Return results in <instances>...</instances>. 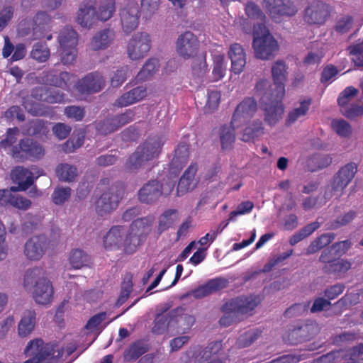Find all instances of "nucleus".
Segmentation results:
<instances>
[{
	"mask_svg": "<svg viewBox=\"0 0 363 363\" xmlns=\"http://www.w3.org/2000/svg\"><path fill=\"white\" fill-rule=\"evenodd\" d=\"M269 86V81L259 80L256 86V91L261 95L260 108L264 112V121L269 125H274L281 118L284 112L282 100L284 96L264 91Z\"/></svg>",
	"mask_w": 363,
	"mask_h": 363,
	"instance_id": "obj_1",
	"label": "nucleus"
},
{
	"mask_svg": "<svg viewBox=\"0 0 363 363\" xmlns=\"http://www.w3.org/2000/svg\"><path fill=\"white\" fill-rule=\"evenodd\" d=\"M33 285V296L35 301L41 305L51 303L54 289L52 283L45 277V271L40 267L29 269L24 277V286L28 288Z\"/></svg>",
	"mask_w": 363,
	"mask_h": 363,
	"instance_id": "obj_2",
	"label": "nucleus"
},
{
	"mask_svg": "<svg viewBox=\"0 0 363 363\" xmlns=\"http://www.w3.org/2000/svg\"><path fill=\"white\" fill-rule=\"evenodd\" d=\"M260 303L259 296H241L231 298L221 308L224 315L219 323L224 327L230 326L233 322V315L252 314L251 312Z\"/></svg>",
	"mask_w": 363,
	"mask_h": 363,
	"instance_id": "obj_3",
	"label": "nucleus"
},
{
	"mask_svg": "<svg viewBox=\"0 0 363 363\" xmlns=\"http://www.w3.org/2000/svg\"><path fill=\"white\" fill-rule=\"evenodd\" d=\"M11 157L18 162L38 161L45 155L43 146L37 140L25 137L20 139L10 150Z\"/></svg>",
	"mask_w": 363,
	"mask_h": 363,
	"instance_id": "obj_4",
	"label": "nucleus"
},
{
	"mask_svg": "<svg viewBox=\"0 0 363 363\" xmlns=\"http://www.w3.org/2000/svg\"><path fill=\"white\" fill-rule=\"evenodd\" d=\"M25 352L33 357L24 363H41L47 358H60L63 355L64 349L56 344L44 343L41 339L31 340L27 345Z\"/></svg>",
	"mask_w": 363,
	"mask_h": 363,
	"instance_id": "obj_5",
	"label": "nucleus"
},
{
	"mask_svg": "<svg viewBox=\"0 0 363 363\" xmlns=\"http://www.w3.org/2000/svg\"><path fill=\"white\" fill-rule=\"evenodd\" d=\"M359 91L350 86L343 89L339 94L337 103L341 113L350 120H353L363 114V104L357 97Z\"/></svg>",
	"mask_w": 363,
	"mask_h": 363,
	"instance_id": "obj_6",
	"label": "nucleus"
},
{
	"mask_svg": "<svg viewBox=\"0 0 363 363\" xmlns=\"http://www.w3.org/2000/svg\"><path fill=\"white\" fill-rule=\"evenodd\" d=\"M124 195L123 186L120 183L112 184L98 199L95 203V210L100 216L111 213L116 210Z\"/></svg>",
	"mask_w": 363,
	"mask_h": 363,
	"instance_id": "obj_7",
	"label": "nucleus"
},
{
	"mask_svg": "<svg viewBox=\"0 0 363 363\" xmlns=\"http://www.w3.org/2000/svg\"><path fill=\"white\" fill-rule=\"evenodd\" d=\"M334 7L321 0H314L304 9L303 19L310 26H323L330 18Z\"/></svg>",
	"mask_w": 363,
	"mask_h": 363,
	"instance_id": "obj_8",
	"label": "nucleus"
},
{
	"mask_svg": "<svg viewBox=\"0 0 363 363\" xmlns=\"http://www.w3.org/2000/svg\"><path fill=\"white\" fill-rule=\"evenodd\" d=\"M59 43L62 48L61 62L63 65H71L77 58L78 34L72 27L63 28L59 35Z\"/></svg>",
	"mask_w": 363,
	"mask_h": 363,
	"instance_id": "obj_9",
	"label": "nucleus"
},
{
	"mask_svg": "<svg viewBox=\"0 0 363 363\" xmlns=\"http://www.w3.org/2000/svg\"><path fill=\"white\" fill-rule=\"evenodd\" d=\"M223 345L220 341L210 342L205 348L196 346L186 352V356L190 359L194 358V363H223L219 357Z\"/></svg>",
	"mask_w": 363,
	"mask_h": 363,
	"instance_id": "obj_10",
	"label": "nucleus"
},
{
	"mask_svg": "<svg viewBox=\"0 0 363 363\" xmlns=\"http://www.w3.org/2000/svg\"><path fill=\"white\" fill-rule=\"evenodd\" d=\"M151 48V40L148 33L138 32L130 39L127 46L128 57L132 60L143 58Z\"/></svg>",
	"mask_w": 363,
	"mask_h": 363,
	"instance_id": "obj_11",
	"label": "nucleus"
},
{
	"mask_svg": "<svg viewBox=\"0 0 363 363\" xmlns=\"http://www.w3.org/2000/svg\"><path fill=\"white\" fill-rule=\"evenodd\" d=\"M257 30H254L253 48L255 56L261 60H269L274 56L278 50V44L274 38L269 33L262 36L257 35Z\"/></svg>",
	"mask_w": 363,
	"mask_h": 363,
	"instance_id": "obj_12",
	"label": "nucleus"
},
{
	"mask_svg": "<svg viewBox=\"0 0 363 363\" xmlns=\"http://www.w3.org/2000/svg\"><path fill=\"white\" fill-rule=\"evenodd\" d=\"M199 48V40L191 31H186L179 35L176 42V50L180 57L188 60L195 57Z\"/></svg>",
	"mask_w": 363,
	"mask_h": 363,
	"instance_id": "obj_13",
	"label": "nucleus"
},
{
	"mask_svg": "<svg viewBox=\"0 0 363 363\" xmlns=\"http://www.w3.org/2000/svg\"><path fill=\"white\" fill-rule=\"evenodd\" d=\"M105 86V80L99 72H90L74 84L75 89L82 94H91L101 91Z\"/></svg>",
	"mask_w": 363,
	"mask_h": 363,
	"instance_id": "obj_14",
	"label": "nucleus"
},
{
	"mask_svg": "<svg viewBox=\"0 0 363 363\" xmlns=\"http://www.w3.org/2000/svg\"><path fill=\"white\" fill-rule=\"evenodd\" d=\"M272 75L274 81L273 85H269L264 90L279 94V96L285 95V82L287 78V67L282 60L275 62L272 67Z\"/></svg>",
	"mask_w": 363,
	"mask_h": 363,
	"instance_id": "obj_15",
	"label": "nucleus"
},
{
	"mask_svg": "<svg viewBox=\"0 0 363 363\" xmlns=\"http://www.w3.org/2000/svg\"><path fill=\"white\" fill-rule=\"evenodd\" d=\"M123 30L129 34L135 30L139 24L140 10L138 4L130 2L123 8L120 13Z\"/></svg>",
	"mask_w": 363,
	"mask_h": 363,
	"instance_id": "obj_16",
	"label": "nucleus"
},
{
	"mask_svg": "<svg viewBox=\"0 0 363 363\" xmlns=\"http://www.w3.org/2000/svg\"><path fill=\"white\" fill-rule=\"evenodd\" d=\"M362 343H359L358 345L349 350L332 351L326 354V357L329 360L341 363H362Z\"/></svg>",
	"mask_w": 363,
	"mask_h": 363,
	"instance_id": "obj_17",
	"label": "nucleus"
},
{
	"mask_svg": "<svg viewBox=\"0 0 363 363\" xmlns=\"http://www.w3.org/2000/svg\"><path fill=\"white\" fill-rule=\"evenodd\" d=\"M164 142L160 135H150L147 137L136 148L144 155L148 162L157 160L162 152Z\"/></svg>",
	"mask_w": 363,
	"mask_h": 363,
	"instance_id": "obj_18",
	"label": "nucleus"
},
{
	"mask_svg": "<svg viewBox=\"0 0 363 363\" xmlns=\"http://www.w3.org/2000/svg\"><path fill=\"white\" fill-rule=\"evenodd\" d=\"M186 308L178 306L171 310L172 318H173V330L177 333H187L196 322L194 315L186 314Z\"/></svg>",
	"mask_w": 363,
	"mask_h": 363,
	"instance_id": "obj_19",
	"label": "nucleus"
},
{
	"mask_svg": "<svg viewBox=\"0 0 363 363\" xmlns=\"http://www.w3.org/2000/svg\"><path fill=\"white\" fill-rule=\"evenodd\" d=\"M357 172V165L350 162L341 167L333 177L331 186L334 192L342 191L353 179Z\"/></svg>",
	"mask_w": 363,
	"mask_h": 363,
	"instance_id": "obj_20",
	"label": "nucleus"
},
{
	"mask_svg": "<svg viewBox=\"0 0 363 363\" xmlns=\"http://www.w3.org/2000/svg\"><path fill=\"white\" fill-rule=\"evenodd\" d=\"M257 109L256 100L252 97L245 98L236 107L232 117L231 123L240 124V126L252 117Z\"/></svg>",
	"mask_w": 363,
	"mask_h": 363,
	"instance_id": "obj_21",
	"label": "nucleus"
},
{
	"mask_svg": "<svg viewBox=\"0 0 363 363\" xmlns=\"http://www.w3.org/2000/svg\"><path fill=\"white\" fill-rule=\"evenodd\" d=\"M162 195V184L158 180L148 181L138 191V200L143 203H155Z\"/></svg>",
	"mask_w": 363,
	"mask_h": 363,
	"instance_id": "obj_22",
	"label": "nucleus"
},
{
	"mask_svg": "<svg viewBox=\"0 0 363 363\" xmlns=\"http://www.w3.org/2000/svg\"><path fill=\"white\" fill-rule=\"evenodd\" d=\"M48 239L44 235L30 238L25 244L24 254L30 260H39L48 248Z\"/></svg>",
	"mask_w": 363,
	"mask_h": 363,
	"instance_id": "obj_23",
	"label": "nucleus"
},
{
	"mask_svg": "<svg viewBox=\"0 0 363 363\" xmlns=\"http://www.w3.org/2000/svg\"><path fill=\"white\" fill-rule=\"evenodd\" d=\"M318 328L315 324L304 323L295 327L288 333V341L291 345H297L310 340L318 333Z\"/></svg>",
	"mask_w": 363,
	"mask_h": 363,
	"instance_id": "obj_24",
	"label": "nucleus"
},
{
	"mask_svg": "<svg viewBox=\"0 0 363 363\" xmlns=\"http://www.w3.org/2000/svg\"><path fill=\"white\" fill-rule=\"evenodd\" d=\"M228 285L229 281L226 278L216 277L194 289L192 291V295L196 298H202L227 288Z\"/></svg>",
	"mask_w": 363,
	"mask_h": 363,
	"instance_id": "obj_25",
	"label": "nucleus"
},
{
	"mask_svg": "<svg viewBox=\"0 0 363 363\" xmlns=\"http://www.w3.org/2000/svg\"><path fill=\"white\" fill-rule=\"evenodd\" d=\"M12 178L18 186H11L13 191H26L39 177H34L31 171L24 167H17L11 172Z\"/></svg>",
	"mask_w": 363,
	"mask_h": 363,
	"instance_id": "obj_26",
	"label": "nucleus"
},
{
	"mask_svg": "<svg viewBox=\"0 0 363 363\" xmlns=\"http://www.w3.org/2000/svg\"><path fill=\"white\" fill-rule=\"evenodd\" d=\"M228 55L231 60V70L235 74H240L246 65V54L242 45L234 43L230 45Z\"/></svg>",
	"mask_w": 363,
	"mask_h": 363,
	"instance_id": "obj_27",
	"label": "nucleus"
},
{
	"mask_svg": "<svg viewBox=\"0 0 363 363\" xmlns=\"http://www.w3.org/2000/svg\"><path fill=\"white\" fill-rule=\"evenodd\" d=\"M146 96V88L139 86L122 94L115 101L114 106L119 108L125 107L143 100Z\"/></svg>",
	"mask_w": 363,
	"mask_h": 363,
	"instance_id": "obj_28",
	"label": "nucleus"
},
{
	"mask_svg": "<svg viewBox=\"0 0 363 363\" xmlns=\"http://www.w3.org/2000/svg\"><path fill=\"white\" fill-rule=\"evenodd\" d=\"M99 21L96 8L93 5L84 4L80 6L77 16V22L83 28H90Z\"/></svg>",
	"mask_w": 363,
	"mask_h": 363,
	"instance_id": "obj_29",
	"label": "nucleus"
},
{
	"mask_svg": "<svg viewBox=\"0 0 363 363\" xmlns=\"http://www.w3.org/2000/svg\"><path fill=\"white\" fill-rule=\"evenodd\" d=\"M154 220L155 218L152 215L135 219L130 225V230H131L132 233H135V235L145 240L151 231Z\"/></svg>",
	"mask_w": 363,
	"mask_h": 363,
	"instance_id": "obj_30",
	"label": "nucleus"
},
{
	"mask_svg": "<svg viewBox=\"0 0 363 363\" xmlns=\"http://www.w3.org/2000/svg\"><path fill=\"white\" fill-rule=\"evenodd\" d=\"M36 323V313L34 310H26L23 313L18 325V334L21 337L28 336Z\"/></svg>",
	"mask_w": 363,
	"mask_h": 363,
	"instance_id": "obj_31",
	"label": "nucleus"
},
{
	"mask_svg": "<svg viewBox=\"0 0 363 363\" xmlns=\"http://www.w3.org/2000/svg\"><path fill=\"white\" fill-rule=\"evenodd\" d=\"M124 229L123 226H113L104 238V245L106 250L119 249L122 245Z\"/></svg>",
	"mask_w": 363,
	"mask_h": 363,
	"instance_id": "obj_32",
	"label": "nucleus"
},
{
	"mask_svg": "<svg viewBox=\"0 0 363 363\" xmlns=\"http://www.w3.org/2000/svg\"><path fill=\"white\" fill-rule=\"evenodd\" d=\"M240 124L230 123V125H223L220 128L219 135L222 149H231L235 140V128H239Z\"/></svg>",
	"mask_w": 363,
	"mask_h": 363,
	"instance_id": "obj_33",
	"label": "nucleus"
},
{
	"mask_svg": "<svg viewBox=\"0 0 363 363\" xmlns=\"http://www.w3.org/2000/svg\"><path fill=\"white\" fill-rule=\"evenodd\" d=\"M148 350L149 347L144 340H138L124 350L123 359L126 362L135 361L146 353Z\"/></svg>",
	"mask_w": 363,
	"mask_h": 363,
	"instance_id": "obj_34",
	"label": "nucleus"
},
{
	"mask_svg": "<svg viewBox=\"0 0 363 363\" xmlns=\"http://www.w3.org/2000/svg\"><path fill=\"white\" fill-rule=\"evenodd\" d=\"M196 171V166L191 164L184 172L177 185V192L179 196L194 187V180Z\"/></svg>",
	"mask_w": 363,
	"mask_h": 363,
	"instance_id": "obj_35",
	"label": "nucleus"
},
{
	"mask_svg": "<svg viewBox=\"0 0 363 363\" xmlns=\"http://www.w3.org/2000/svg\"><path fill=\"white\" fill-rule=\"evenodd\" d=\"M148 163V161L144 157V155L136 148L126 159L123 167L125 170L128 172L137 173Z\"/></svg>",
	"mask_w": 363,
	"mask_h": 363,
	"instance_id": "obj_36",
	"label": "nucleus"
},
{
	"mask_svg": "<svg viewBox=\"0 0 363 363\" xmlns=\"http://www.w3.org/2000/svg\"><path fill=\"white\" fill-rule=\"evenodd\" d=\"M114 38V33L110 29H104L98 32L91 41V47L94 50L107 48Z\"/></svg>",
	"mask_w": 363,
	"mask_h": 363,
	"instance_id": "obj_37",
	"label": "nucleus"
},
{
	"mask_svg": "<svg viewBox=\"0 0 363 363\" xmlns=\"http://www.w3.org/2000/svg\"><path fill=\"white\" fill-rule=\"evenodd\" d=\"M312 103L311 99L308 98L300 101L298 107L291 111L286 117L285 123L287 126L291 125L300 118L305 117L311 107Z\"/></svg>",
	"mask_w": 363,
	"mask_h": 363,
	"instance_id": "obj_38",
	"label": "nucleus"
},
{
	"mask_svg": "<svg viewBox=\"0 0 363 363\" xmlns=\"http://www.w3.org/2000/svg\"><path fill=\"white\" fill-rule=\"evenodd\" d=\"M189 159V147L186 143H180L174 150L171 166L179 172L187 163Z\"/></svg>",
	"mask_w": 363,
	"mask_h": 363,
	"instance_id": "obj_39",
	"label": "nucleus"
},
{
	"mask_svg": "<svg viewBox=\"0 0 363 363\" xmlns=\"http://www.w3.org/2000/svg\"><path fill=\"white\" fill-rule=\"evenodd\" d=\"M171 311L164 315H157L154 320L152 333L156 335H162L168 329L173 330V318Z\"/></svg>",
	"mask_w": 363,
	"mask_h": 363,
	"instance_id": "obj_40",
	"label": "nucleus"
},
{
	"mask_svg": "<svg viewBox=\"0 0 363 363\" xmlns=\"http://www.w3.org/2000/svg\"><path fill=\"white\" fill-rule=\"evenodd\" d=\"M351 268V263L347 260L337 258L330 264H325L323 267V271L328 274H333L340 277L346 273Z\"/></svg>",
	"mask_w": 363,
	"mask_h": 363,
	"instance_id": "obj_41",
	"label": "nucleus"
},
{
	"mask_svg": "<svg viewBox=\"0 0 363 363\" xmlns=\"http://www.w3.org/2000/svg\"><path fill=\"white\" fill-rule=\"evenodd\" d=\"M116 11L115 0H101L96 10L99 21H106L109 20Z\"/></svg>",
	"mask_w": 363,
	"mask_h": 363,
	"instance_id": "obj_42",
	"label": "nucleus"
},
{
	"mask_svg": "<svg viewBox=\"0 0 363 363\" xmlns=\"http://www.w3.org/2000/svg\"><path fill=\"white\" fill-rule=\"evenodd\" d=\"M159 61L156 58H150L143 65L136 76L138 82H145L150 79L159 68Z\"/></svg>",
	"mask_w": 363,
	"mask_h": 363,
	"instance_id": "obj_43",
	"label": "nucleus"
},
{
	"mask_svg": "<svg viewBox=\"0 0 363 363\" xmlns=\"http://www.w3.org/2000/svg\"><path fill=\"white\" fill-rule=\"evenodd\" d=\"M335 234L333 233H324L315 239L307 247L306 255H312L322 248L330 245L335 239Z\"/></svg>",
	"mask_w": 363,
	"mask_h": 363,
	"instance_id": "obj_44",
	"label": "nucleus"
},
{
	"mask_svg": "<svg viewBox=\"0 0 363 363\" xmlns=\"http://www.w3.org/2000/svg\"><path fill=\"white\" fill-rule=\"evenodd\" d=\"M69 261L72 268L79 269L89 266L90 257L82 250L75 249L71 252Z\"/></svg>",
	"mask_w": 363,
	"mask_h": 363,
	"instance_id": "obj_45",
	"label": "nucleus"
},
{
	"mask_svg": "<svg viewBox=\"0 0 363 363\" xmlns=\"http://www.w3.org/2000/svg\"><path fill=\"white\" fill-rule=\"evenodd\" d=\"M319 228L320 223L318 221H315L306 225V226L300 229L298 232L296 233L291 237L289 240L290 245L292 246L295 245L300 241L303 240L304 238L311 235Z\"/></svg>",
	"mask_w": 363,
	"mask_h": 363,
	"instance_id": "obj_46",
	"label": "nucleus"
},
{
	"mask_svg": "<svg viewBox=\"0 0 363 363\" xmlns=\"http://www.w3.org/2000/svg\"><path fill=\"white\" fill-rule=\"evenodd\" d=\"M262 333V331L258 328L249 330L240 335L236 344L239 348L247 347L255 342Z\"/></svg>",
	"mask_w": 363,
	"mask_h": 363,
	"instance_id": "obj_47",
	"label": "nucleus"
},
{
	"mask_svg": "<svg viewBox=\"0 0 363 363\" xmlns=\"http://www.w3.org/2000/svg\"><path fill=\"white\" fill-rule=\"evenodd\" d=\"M177 213V211L175 209H167L160 216L157 227L159 234H162L174 225Z\"/></svg>",
	"mask_w": 363,
	"mask_h": 363,
	"instance_id": "obj_48",
	"label": "nucleus"
},
{
	"mask_svg": "<svg viewBox=\"0 0 363 363\" xmlns=\"http://www.w3.org/2000/svg\"><path fill=\"white\" fill-rule=\"evenodd\" d=\"M56 174L60 181L72 182L77 175V169L69 164H60L56 168Z\"/></svg>",
	"mask_w": 363,
	"mask_h": 363,
	"instance_id": "obj_49",
	"label": "nucleus"
},
{
	"mask_svg": "<svg viewBox=\"0 0 363 363\" xmlns=\"http://www.w3.org/2000/svg\"><path fill=\"white\" fill-rule=\"evenodd\" d=\"M144 241L145 240L135 235V233H132L131 230L129 229V232L123 241L124 252L128 255L134 253Z\"/></svg>",
	"mask_w": 363,
	"mask_h": 363,
	"instance_id": "obj_50",
	"label": "nucleus"
},
{
	"mask_svg": "<svg viewBox=\"0 0 363 363\" xmlns=\"http://www.w3.org/2000/svg\"><path fill=\"white\" fill-rule=\"evenodd\" d=\"M354 18L350 15H342L337 18L333 30L337 34L345 35L347 33L352 27Z\"/></svg>",
	"mask_w": 363,
	"mask_h": 363,
	"instance_id": "obj_51",
	"label": "nucleus"
},
{
	"mask_svg": "<svg viewBox=\"0 0 363 363\" xmlns=\"http://www.w3.org/2000/svg\"><path fill=\"white\" fill-rule=\"evenodd\" d=\"M50 52L46 43H36L30 52L32 58L39 62H46L50 57Z\"/></svg>",
	"mask_w": 363,
	"mask_h": 363,
	"instance_id": "obj_52",
	"label": "nucleus"
},
{
	"mask_svg": "<svg viewBox=\"0 0 363 363\" xmlns=\"http://www.w3.org/2000/svg\"><path fill=\"white\" fill-rule=\"evenodd\" d=\"M95 128L98 133L103 135H107L118 130L113 116L96 122Z\"/></svg>",
	"mask_w": 363,
	"mask_h": 363,
	"instance_id": "obj_53",
	"label": "nucleus"
},
{
	"mask_svg": "<svg viewBox=\"0 0 363 363\" xmlns=\"http://www.w3.org/2000/svg\"><path fill=\"white\" fill-rule=\"evenodd\" d=\"M264 133V128L261 121L255 122L251 126L245 128L241 140L249 142Z\"/></svg>",
	"mask_w": 363,
	"mask_h": 363,
	"instance_id": "obj_54",
	"label": "nucleus"
},
{
	"mask_svg": "<svg viewBox=\"0 0 363 363\" xmlns=\"http://www.w3.org/2000/svg\"><path fill=\"white\" fill-rule=\"evenodd\" d=\"M26 131L30 136H38L39 135H45L48 132V129L45 121L33 119L28 123Z\"/></svg>",
	"mask_w": 363,
	"mask_h": 363,
	"instance_id": "obj_55",
	"label": "nucleus"
},
{
	"mask_svg": "<svg viewBox=\"0 0 363 363\" xmlns=\"http://www.w3.org/2000/svg\"><path fill=\"white\" fill-rule=\"evenodd\" d=\"M278 10V19H279L281 17L294 16L298 13V9L294 0H281Z\"/></svg>",
	"mask_w": 363,
	"mask_h": 363,
	"instance_id": "obj_56",
	"label": "nucleus"
},
{
	"mask_svg": "<svg viewBox=\"0 0 363 363\" xmlns=\"http://www.w3.org/2000/svg\"><path fill=\"white\" fill-rule=\"evenodd\" d=\"M247 16L252 20L264 21L266 16L260 6L253 1H248L245 6Z\"/></svg>",
	"mask_w": 363,
	"mask_h": 363,
	"instance_id": "obj_57",
	"label": "nucleus"
},
{
	"mask_svg": "<svg viewBox=\"0 0 363 363\" xmlns=\"http://www.w3.org/2000/svg\"><path fill=\"white\" fill-rule=\"evenodd\" d=\"M221 94L217 90L208 91V97L206 105L204 106V111L207 113H211L216 110L220 102Z\"/></svg>",
	"mask_w": 363,
	"mask_h": 363,
	"instance_id": "obj_58",
	"label": "nucleus"
},
{
	"mask_svg": "<svg viewBox=\"0 0 363 363\" xmlns=\"http://www.w3.org/2000/svg\"><path fill=\"white\" fill-rule=\"evenodd\" d=\"M356 217V212L354 211H350L349 212L338 216L335 220L330 221L328 225V229L336 230L339 228L345 226L350 223Z\"/></svg>",
	"mask_w": 363,
	"mask_h": 363,
	"instance_id": "obj_59",
	"label": "nucleus"
},
{
	"mask_svg": "<svg viewBox=\"0 0 363 363\" xmlns=\"http://www.w3.org/2000/svg\"><path fill=\"white\" fill-rule=\"evenodd\" d=\"M331 125L335 133L341 137H349L352 133L351 125L343 119L333 120Z\"/></svg>",
	"mask_w": 363,
	"mask_h": 363,
	"instance_id": "obj_60",
	"label": "nucleus"
},
{
	"mask_svg": "<svg viewBox=\"0 0 363 363\" xmlns=\"http://www.w3.org/2000/svg\"><path fill=\"white\" fill-rule=\"evenodd\" d=\"M348 50L355 66L363 67V42H358L354 45H350L348 48Z\"/></svg>",
	"mask_w": 363,
	"mask_h": 363,
	"instance_id": "obj_61",
	"label": "nucleus"
},
{
	"mask_svg": "<svg viewBox=\"0 0 363 363\" xmlns=\"http://www.w3.org/2000/svg\"><path fill=\"white\" fill-rule=\"evenodd\" d=\"M71 191L69 187H59L55 189L52 194L53 203L56 205H62L70 198Z\"/></svg>",
	"mask_w": 363,
	"mask_h": 363,
	"instance_id": "obj_62",
	"label": "nucleus"
},
{
	"mask_svg": "<svg viewBox=\"0 0 363 363\" xmlns=\"http://www.w3.org/2000/svg\"><path fill=\"white\" fill-rule=\"evenodd\" d=\"M135 116L134 109H126L123 113L113 116V118L118 129L132 122Z\"/></svg>",
	"mask_w": 363,
	"mask_h": 363,
	"instance_id": "obj_63",
	"label": "nucleus"
},
{
	"mask_svg": "<svg viewBox=\"0 0 363 363\" xmlns=\"http://www.w3.org/2000/svg\"><path fill=\"white\" fill-rule=\"evenodd\" d=\"M18 133V129L16 127L9 128L6 133L4 139L0 141V147L7 149L8 147L12 148L16 144V135Z\"/></svg>",
	"mask_w": 363,
	"mask_h": 363,
	"instance_id": "obj_64",
	"label": "nucleus"
}]
</instances>
